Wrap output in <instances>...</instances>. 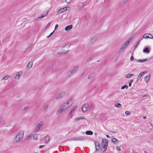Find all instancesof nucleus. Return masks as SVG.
Instances as JSON below:
<instances>
[{
  "label": "nucleus",
  "mask_w": 153,
  "mask_h": 153,
  "mask_svg": "<svg viewBox=\"0 0 153 153\" xmlns=\"http://www.w3.org/2000/svg\"><path fill=\"white\" fill-rule=\"evenodd\" d=\"M74 102V100L73 98H71L62 104L61 105L59 110L58 111V113L61 114L65 111L73 104Z\"/></svg>",
  "instance_id": "1"
},
{
  "label": "nucleus",
  "mask_w": 153,
  "mask_h": 153,
  "mask_svg": "<svg viewBox=\"0 0 153 153\" xmlns=\"http://www.w3.org/2000/svg\"><path fill=\"white\" fill-rule=\"evenodd\" d=\"M24 133V131L23 130L19 131L14 138L13 143H17L19 142L23 138Z\"/></svg>",
  "instance_id": "2"
},
{
  "label": "nucleus",
  "mask_w": 153,
  "mask_h": 153,
  "mask_svg": "<svg viewBox=\"0 0 153 153\" xmlns=\"http://www.w3.org/2000/svg\"><path fill=\"white\" fill-rule=\"evenodd\" d=\"M102 152H104L107 149L108 145V141L106 139H104L102 140Z\"/></svg>",
  "instance_id": "3"
},
{
  "label": "nucleus",
  "mask_w": 153,
  "mask_h": 153,
  "mask_svg": "<svg viewBox=\"0 0 153 153\" xmlns=\"http://www.w3.org/2000/svg\"><path fill=\"white\" fill-rule=\"evenodd\" d=\"M79 68V66H78L74 67L68 73V76H72L76 72L78 69Z\"/></svg>",
  "instance_id": "4"
},
{
  "label": "nucleus",
  "mask_w": 153,
  "mask_h": 153,
  "mask_svg": "<svg viewBox=\"0 0 153 153\" xmlns=\"http://www.w3.org/2000/svg\"><path fill=\"white\" fill-rule=\"evenodd\" d=\"M66 92L65 91L61 92L59 94H58L56 97V99H58L63 97L65 94Z\"/></svg>",
  "instance_id": "5"
},
{
  "label": "nucleus",
  "mask_w": 153,
  "mask_h": 153,
  "mask_svg": "<svg viewBox=\"0 0 153 153\" xmlns=\"http://www.w3.org/2000/svg\"><path fill=\"white\" fill-rule=\"evenodd\" d=\"M77 108V105L76 106L74 107L71 110L68 115V117H69V118H71L72 117V116L71 115V114L74 111H76V110Z\"/></svg>",
  "instance_id": "6"
},
{
  "label": "nucleus",
  "mask_w": 153,
  "mask_h": 153,
  "mask_svg": "<svg viewBox=\"0 0 153 153\" xmlns=\"http://www.w3.org/2000/svg\"><path fill=\"white\" fill-rule=\"evenodd\" d=\"M23 72L22 71H20L18 72L16 74V76L14 77V79H19L22 74Z\"/></svg>",
  "instance_id": "7"
},
{
  "label": "nucleus",
  "mask_w": 153,
  "mask_h": 153,
  "mask_svg": "<svg viewBox=\"0 0 153 153\" xmlns=\"http://www.w3.org/2000/svg\"><path fill=\"white\" fill-rule=\"evenodd\" d=\"M89 109L88 107V104H85L82 107V109L83 111H86Z\"/></svg>",
  "instance_id": "8"
},
{
  "label": "nucleus",
  "mask_w": 153,
  "mask_h": 153,
  "mask_svg": "<svg viewBox=\"0 0 153 153\" xmlns=\"http://www.w3.org/2000/svg\"><path fill=\"white\" fill-rule=\"evenodd\" d=\"M85 138L83 137H75L73 139V140L75 141L83 140Z\"/></svg>",
  "instance_id": "9"
},
{
  "label": "nucleus",
  "mask_w": 153,
  "mask_h": 153,
  "mask_svg": "<svg viewBox=\"0 0 153 153\" xmlns=\"http://www.w3.org/2000/svg\"><path fill=\"white\" fill-rule=\"evenodd\" d=\"M85 120V118L83 116H80L75 118L74 120V122H76L81 120Z\"/></svg>",
  "instance_id": "10"
},
{
  "label": "nucleus",
  "mask_w": 153,
  "mask_h": 153,
  "mask_svg": "<svg viewBox=\"0 0 153 153\" xmlns=\"http://www.w3.org/2000/svg\"><path fill=\"white\" fill-rule=\"evenodd\" d=\"M48 11L47 10H46V11L42 13V14H43V15H42V16H41V17H38L35 20H36L39 19H41V18H43L48 14Z\"/></svg>",
  "instance_id": "11"
},
{
  "label": "nucleus",
  "mask_w": 153,
  "mask_h": 153,
  "mask_svg": "<svg viewBox=\"0 0 153 153\" xmlns=\"http://www.w3.org/2000/svg\"><path fill=\"white\" fill-rule=\"evenodd\" d=\"M68 47V45H67V44H66L63 47H62V50H63V52H61V53H60V52H59V54H62V53H66L67 52H68V50H64V48H67V47Z\"/></svg>",
  "instance_id": "12"
},
{
  "label": "nucleus",
  "mask_w": 153,
  "mask_h": 153,
  "mask_svg": "<svg viewBox=\"0 0 153 153\" xmlns=\"http://www.w3.org/2000/svg\"><path fill=\"white\" fill-rule=\"evenodd\" d=\"M146 73V71H144L140 73L137 77V79L138 80L140 79L141 77L143 76Z\"/></svg>",
  "instance_id": "13"
},
{
  "label": "nucleus",
  "mask_w": 153,
  "mask_h": 153,
  "mask_svg": "<svg viewBox=\"0 0 153 153\" xmlns=\"http://www.w3.org/2000/svg\"><path fill=\"white\" fill-rule=\"evenodd\" d=\"M94 143L95 145V150L96 151H97L100 149V145L99 143L97 141L95 142Z\"/></svg>",
  "instance_id": "14"
},
{
  "label": "nucleus",
  "mask_w": 153,
  "mask_h": 153,
  "mask_svg": "<svg viewBox=\"0 0 153 153\" xmlns=\"http://www.w3.org/2000/svg\"><path fill=\"white\" fill-rule=\"evenodd\" d=\"M33 65V62L32 61H30L28 63L27 66V68L29 69L32 68Z\"/></svg>",
  "instance_id": "15"
},
{
  "label": "nucleus",
  "mask_w": 153,
  "mask_h": 153,
  "mask_svg": "<svg viewBox=\"0 0 153 153\" xmlns=\"http://www.w3.org/2000/svg\"><path fill=\"white\" fill-rule=\"evenodd\" d=\"M73 27L72 25H70L66 26L65 28V30L66 31H68L71 29Z\"/></svg>",
  "instance_id": "16"
},
{
  "label": "nucleus",
  "mask_w": 153,
  "mask_h": 153,
  "mask_svg": "<svg viewBox=\"0 0 153 153\" xmlns=\"http://www.w3.org/2000/svg\"><path fill=\"white\" fill-rule=\"evenodd\" d=\"M95 74L94 73H90L88 76V79H90L93 77L94 76Z\"/></svg>",
  "instance_id": "17"
},
{
  "label": "nucleus",
  "mask_w": 153,
  "mask_h": 153,
  "mask_svg": "<svg viewBox=\"0 0 153 153\" xmlns=\"http://www.w3.org/2000/svg\"><path fill=\"white\" fill-rule=\"evenodd\" d=\"M50 137L49 136L47 135L45 137L44 141L45 143H48L49 142Z\"/></svg>",
  "instance_id": "18"
},
{
  "label": "nucleus",
  "mask_w": 153,
  "mask_h": 153,
  "mask_svg": "<svg viewBox=\"0 0 153 153\" xmlns=\"http://www.w3.org/2000/svg\"><path fill=\"white\" fill-rule=\"evenodd\" d=\"M150 59H145L142 60H140V59H138V61L139 62H145L146 61H149Z\"/></svg>",
  "instance_id": "19"
},
{
  "label": "nucleus",
  "mask_w": 153,
  "mask_h": 153,
  "mask_svg": "<svg viewBox=\"0 0 153 153\" xmlns=\"http://www.w3.org/2000/svg\"><path fill=\"white\" fill-rule=\"evenodd\" d=\"M112 142L114 143L117 144L118 143L119 141L116 138H113L111 140Z\"/></svg>",
  "instance_id": "20"
},
{
  "label": "nucleus",
  "mask_w": 153,
  "mask_h": 153,
  "mask_svg": "<svg viewBox=\"0 0 153 153\" xmlns=\"http://www.w3.org/2000/svg\"><path fill=\"white\" fill-rule=\"evenodd\" d=\"M44 122L43 121H40L39 124H37L36 127H38L40 129L42 126Z\"/></svg>",
  "instance_id": "21"
},
{
  "label": "nucleus",
  "mask_w": 153,
  "mask_h": 153,
  "mask_svg": "<svg viewBox=\"0 0 153 153\" xmlns=\"http://www.w3.org/2000/svg\"><path fill=\"white\" fill-rule=\"evenodd\" d=\"M67 10V7L64 8L62 9H61L59 10L58 13V14L61 13L63 12L64 11Z\"/></svg>",
  "instance_id": "22"
},
{
  "label": "nucleus",
  "mask_w": 153,
  "mask_h": 153,
  "mask_svg": "<svg viewBox=\"0 0 153 153\" xmlns=\"http://www.w3.org/2000/svg\"><path fill=\"white\" fill-rule=\"evenodd\" d=\"M129 44L128 41H126L122 45V46L126 48Z\"/></svg>",
  "instance_id": "23"
},
{
  "label": "nucleus",
  "mask_w": 153,
  "mask_h": 153,
  "mask_svg": "<svg viewBox=\"0 0 153 153\" xmlns=\"http://www.w3.org/2000/svg\"><path fill=\"white\" fill-rule=\"evenodd\" d=\"M88 107L89 109L92 110L94 108V105L92 103L88 104Z\"/></svg>",
  "instance_id": "24"
},
{
  "label": "nucleus",
  "mask_w": 153,
  "mask_h": 153,
  "mask_svg": "<svg viewBox=\"0 0 153 153\" xmlns=\"http://www.w3.org/2000/svg\"><path fill=\"white\" fill-rule=\"evenodd\" d=\"M96 39L97 38L96 37H94L91 40L89 43L90 44H92L93 42H94Z\"/></svg>",
  "instance_id": "25"
},
{
  "label": "nucleus",
  "mask_w": 153,
  "mask_h": 153,
  "mask_svg": "<svg viewBox=\"0 0 153 153\" xmlns=\"http://www.w3.org/2000/svg\"><path fill=\"white\" fill-rule=\"evenodd\" d=\"M125 49V48H123V47L122 46L120 48L119 51L118 53H121L122 52H123L124 51V50Z\"/></svg>",
  "instance_id": "26"
},
{
  "label": "nucleus",
  "mask_w": 153,
  "mask_h": 153,
  "mask_svg": "<svg viewBox=\"0 0 153 153\" xmlns=\"http://www.w3.org/2000/svg\"><path fill=\"white\" fill-rule=\"evenodd\" d=\"M142 40V38H141L140 39V40H139L138 41V42L137 43H136V44H135V45H134V49H135L136 48H137V46H138V45L139 43L140 42V41Z\"/></svg>",
  "instance_id": "27"
},
{
  "label": "nucleus",
  "mask_w": 153,
  "mask_h": 153,
  "mask_svg": "<svg viewBox=\"0 0 153 153\" xmlns=\"http://www.w3.org/2000/svg\"><path fill=\"white\" fill-rule=\"evenodd\" d=\"M10 75H7V76H4V77L2 79H1L2 80H7L8 78H10Z\"/></svg>",
  "instance_id": "28"
},
{
  "label": "nucleus",
  "mask_w": 153,
  "mask_h": 153,
  "mask_svg": "<svg viewBox=\"0 0 153 153\" xmlns=\"http://www.w3.org/2000/svg\"><path fill=\"white\" fill-rule=\"evenodd\" d=\"M143 52L145 53H148L149 52V48H146L143 50Z\"/></svg>",
  "instance_id": "29"
},
{
  "label": "nucleus",
  "mask_w": 153,
  "mask_h": 153,
  "mask_svg": "<svg viewBox=\"0 0 153 153\" xmlns=\"http://www.w3.org/2000/svg\"><path fill=\"white\" fill-rule=\"evenodd\" d=\"M114 106L117 108H121L122 107L120 103H117L114 104Z\"/></svg>",
  "instance_id": "30"
},
{
  "label": "nucleus",
  "mask_w": 153,
  "mask_h": 153,
  "mask_svg": "<svg viewBox=\"0 0 153 153\" xmlns=\"http://www.w3.org/2000/svg\"><path fill=\"white\" fill-rule=\"evenodd\" d=\"M85 133L87 135H92L93 134V132L91 131H87Z\"/></svg>",
  "instance_id": "31"
},
{
  "label": "nucleus",
  "mask_w": 153,
  "mask_h": 153,
  "mask_svg": "<svg viewBox=\"0 0 153 153\" xmlns=\"http://www.w3.org/2000/svg\"><path fill=\"white\" fill-rule=\"evenodd\" d=\"M150 78V75L147 76L145 78V81L147 82H148V80Z\"/></svg>",
  "instance_id": "32"
},
{
  "label": "nucleus",
  "mask_w": 153,
  "mask_h": 153,
  "mask_svg": "<svg viewBox=\"0 0 153 153\" xmlns=\"http://www.w3.org/2000/svg\"><path fill=\"white\" fill-rule=\"evenodd\" d=\"M33 135L32 134H30L26 137V139L27 140H29L32 137Z\"/></svg>",
  "instance_id": "33"
},
{
  "label": "nucleus",
  "mask_w": 153,
  "mask_h": 153,
  "mask_svg": "<svg viewBox=\"0 0 153 153\" xmlns=\"http://www.w3.org/2000/svg\"><path fill=\"white\" fill-rule=\"evenodd\" d=\"M147 33H146L145 34H144L142 38H144V39H148V38H149V36H147Z\"/></svg>",
  "instance_id": "34"
},
{
  "label": "nucleus",
  "mask_w": 153,
  "mask_h": 153,
  "mask_svg": "<svg viewBox=\"0 0 153 153\" xmlns=\"http://www.w3.org/2000/svg\"><path fill=\"white\" fill-rule=\"evenodd\" d=\"M128 86L127 85H125L123 86L121 88V89H124L125 88H126V89H127L128 88Z\"/></svg>",
  "instance_id": "35"
},
{
  "label": "nucleus",
  "mask_w": 153,
  "mask_h": 153,
  "mask_svg": "<svg viewBox=\"0 0 153 153\" xmlns=\"http://www.w3.org/2000/svg\"><path fill=\"white\" fill-rule=\"evenodd\" d=\"M133 74H127L126 75V78H129L131 77V76H133Z\"/></svg>",
  "instance_id": "36"
},
{
  "label": "nucleus",
  "mask_w": 153,
  "mask_h": 153,
  "mask_svg": "<svg viewBox=\"0 0 153 153\" xmlns=\"http://www.w3.org/2000/svg\"><path fill=\"white\" fill-rule=\"evenodd\" d=\"M38 137V134H35L33 136V138L34 139L36 140L37 139Z\"/></svg>",
  "instance_id": "37"
},
{
  "label": "nucleus",
  "mask_w": 153,
  "mask_h": 153,
  "mask_svg": "<svg viewBox=\"0 0 153 153\" xmlns=\"http://www.w3.org/2000/svg\"><path fill=\"white\" fill-rule=\"evenodd\" d=\"M133 36H131L128 40L127 41H128L129 44V43L133 39Z\"/></svg>",
  "instance_id": "38"
},
{
  "label": "nucleus",
  "mask_w": 153,
  "mask_h": 153,
  "mask_svg": "<svg viewBox=\"0 0 153 153\" xmlns=\"http://www.w3.org/2000/svg\"><path fill=\"white\" fill-rule=\"evenodd\" d=\"M49 106L48 105H46L44 107L43 109V111H45L47 110Z\"/></svg>",
  "instance_id": "39"
},
{
  "label": "nucleus",
  "mask_w": 153,
  "mask_h": 153,
  "mask_svg": "<svg viewBox=\"0 0 153 153\" xmlns=\"http://www.w3.org/2000/svg\"><path fill=\"white\" fill-rule=\"evenodd\" d=\"M147 35H148V36H149V38L152 39L153 36L151 34L149 33H147Z\"/></svg>",
  "instance_id": "40"
},
{
  "label": "nucleus",
  "mask_w": 153,
  "mask_h": 153,
  "mask_svg": "<svg viewBox=\"0 0 153 153\" xmlns=\"http://www.w3.org/2000/svg\"><path fill=\"white\" fill-rule=\"evenodd\" d=\"M133 82V79L130 80L129 82V86L131 87V83Z\"/></svg>",
  "instance_id": "41"
},
{
  "label": "nucleus",
  "mask_w": 153,
  "mask_h": 153,
  "mask_svg": "<svg viewBox=\"0 0 153 153\" xmlns=\"http://www.w3.org/2000/svg\"><path fill=\"white\" fill-rule=\"evenodd\" d=\"M36 127V129H35L33 132H37L38 131H39V130L40 129V128H38V127Z\"/></svg>",
  "instance_id": "42"
},
{
  "label": "nucleus",
  "mask_w": 153,
  "mask_h": 153,
  "mask_svg": "<svg viewBox=\"0 0 153 153\" xmlns=\"http://www.w3.org/2000/svg\"><path fill=\"white\" fill-rule=\"evenodd\" d=\"M125 114L126 115H128L130 114V112L128 111H126L125 112Z\"/></svg>",
  "instance_id": "43"
},
{
  "label": "nucleus",
  "mask_w": 153,
  "mask_h": 153,
  "mask_svg": "<svg viewBox=\"0 0 153 153\" xmlns=\"http://www.w3.org/2000/svg\"><path fill=\"white\" fill-rule=\"evenodd\" d=\"M72 0H65V2L67 3H70Z\"/></svg>",
  "instance_id": "44"
},
{
  "label": "nucleus",
  "mask_w": 153,
  "mask_h": 153,
  "mask_svg": "<svg viewBox=\"0 0 153 153\" xmlns=\"http://www.w3.org/2000/svg\"><path fill=\"white\" fill-rule=\"evenodd\" d=\"M58 27V25L57 24H56L55 25V28H54V31Z\"/></svg>",
  "instance_id": "45"
},
{
  "label": "nucleus",
  "mask_w": 153,
  "mask_h": 153,
  "mask_svg": "<svg viewBox=\"0 0 153 153\" xmlns=\"http://www.w3.org/2000/svg\"><path fill=\"white\" fill-rule=\"evenodd\" d=\"M116 149H117V150H119V151H120V150H121L120 148V146H117V147H116Z\"/></svg>",
  "instance_id": "46"
},
{
  "label": "nucleus",
  "mask_w": 153,
  "mask_h": 153,
  "mask_svg": "<svg viewBox=\"0 0 153 153\" xmlns=\"http://www.w3.org/2000/svg\"><path fill=\"white\" fill-rule=\"evenodd\" d=\"M3 120V117L2 116H0V123H1Z\"/></svg>",
  "instance_id": "47"
},
{
  "label": "nucleus",
  "mask_w": 153,
  "mask_h": 153,
  "mask_svg": "<svg viewBox=\"0 0 153 153\" xmlns=\"http://www.w3.org/2000/svg\"><path fill=\"white\" fill-rule=\"evenodd\" d=\"M129 0H123V2L124 3H126Z\"/></svg>",
  "instance_id": "48"
},
{
  "label": "nucleus",
  "mask_w": 153,
  "mask_h": 153,
  "mask_svg": "<svg viewBox=\"0 0 153 153\" xmlns=\"http://www.w3.org/2000/svg\"><path fill=\"white\" fill-rule=\"evenodd\" d=\"M28 108H29V107H28V106L25 107L24 108V111L26 110Z\"/></svg>",
  "instance_id": "49"
},
{
  "label": "nucleus",
  "mask_w": 153,
  "mask_h": 153,
  "mask_svg": "<svg viewBox=\"0 0 153 153\" xmlns=\"http://www.w3.org/2000/svg\"><path fill=\"white\" fill-rule=\"evenodd\" d=\"M45 146V145H41V146H40L39 148V149H41L43 147H44Z\"/></svg>",
  "instance_id": "50"
},
{
  "label": "nucleus",
  "mask_w": 153,
  "mask_h": 153,
  "mask_svg": "<svg viewBox=\"0 0 153 153\" xmlns=\"http://www.w3.org/2000/svg\"><path fill=\"white\" fill-rule=\"evenodd\" d=\"M50 24V23H49L47 24V26H46V28H48L49 27Z\"/></svg>",
  "instance_id": "51"
},
{
  "label": "nucleus",
  "mask_w": 153,
  "mask_h": 153,
  "mask_svg": "<svg viewBox=\"0 0 153 153\" xmlns=\"http://www.w3.org/2000/svg\"><path fill=\"white\" fill-rule=\"evenodd\" d=\"M85 73V71H84L81 74V76H84V74Z\"/></svg>",
  "instance_id": "52"
},
{
  "label": "nucleus",
  "mask_w": 153,
  "mask_h": 153,
  "mask_svg": "<svg viewBox=\"0 0 153 153\" xmlns=\"http://www.w3.org/2000/svg\"><path fill=\"white\" fill-rule=\"evenodd\" d=\"M134 59V58L133 56H131L130 58V60H132Z\"/></svg>",
  "instance_id": "53"
},
{
  "label": "nucleus",
  "mask_w": 153,
  "mask_h": 153,
  "mask_svg": "<svg viewBox=\"0 0 153 153\" xmlns=\"http://www.w3.org/2000/svg\"><path fill=\"white\" fill-rule=\"evenodd\" d=\"M54 32V30L53 32L51 33L49 35H50V36H51L53 33Z\"/></svg>",
  "instance_id": "54"
},
{
  "label": "nucleus",
  "mask_w": 153,
  "mask_h": 153,
  "mask_svg": "<svg viewBox=\"0 0 153 153\" xmlns=\"http://www.w3.org/2000/svg\"><path fill=\"white\" fill-rule=\"evenodd\" d=\"M106 137H108V138H110V136H109L108 135H106Z\"/></svg>",
  "instance_id": "55"
},
{
  "label": "nucleus",
  "mask_w": 153,
  "mask_h": 153,
  "mask_svg": "<svg viewBox=\"0 0 153 153\" xmlns=\"http://www.w3.org/2000/svg\"><path fill=\"white\" fill-rule=\"evenodd\" d=\"M51 36H50V35H49V36H47V38H49L50 37H51Z\"/></svg>",
  "instance_id": "56"
},
{
  "label": "nucleus",
  "mask_w": 153,
  "mask_h": 153,
  "mask_svg": "<svg viewBox=\"0 0 153 153\" xmlns=\"http://www.w3.org/2000/svg\"><path fill=\"white\" fill-rule=\"evenodd\" d=\"M51 36H50V35H49V36H47V38H49L50 37H51Z\"/></svg>",
  "instance_id": "57"
},
{
  "label": "nucleus",
  "mask_w": 153,
  "mask_h": 153,
  "mask_svg": "<svg viewBox=\"0 0 153 153\" xmlns=\"http://www.w3.org/2000/svg\"><path fill=\"white\" fill-rule=\"evenodd\" d=\"M84 4H83V5L82 6L80 7V8H83V6L84 5Z\"/></svg>",
  "instance_id": "58"
},
{
  "label": "nucleus",
  "mask_w": 153,
  "mask_h": 153,
  "mask_svg": "<svg viewBox=\"0 0 153 153\" xmlns=\"http://www.w3.org/2000/svg\"><path fill=\"white\" fill-rule=\"evenodd\" d=\"M146 96H147V95H144L143 96V97H146Z\"/></svg>",
  "instance_id": "59"
},
{
  "label": "nucleus",
  "mask_w": 153,
  "mask_h": 153,
  "mask_svg": "<svg viewBox=\"0 0 153 153\" xmlns=\"http://www.w3.org/2000/svg\"><path fill=\"white\" fill-rule=\"evenodd\" d=\"M146 117H143V118L144 119H146Z\"/></svg>",
  "instance_id": "60"
}]
</instances>
